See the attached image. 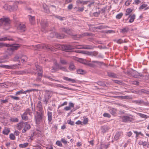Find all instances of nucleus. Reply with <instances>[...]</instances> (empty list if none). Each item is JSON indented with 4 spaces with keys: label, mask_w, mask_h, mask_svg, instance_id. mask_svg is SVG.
<instances>
[{
    "label": "nucleus",
    "mask_w": 149,
    "mask_h": 149,
    "mask_svg": "<svg viewBox=\"0 0 149 149\" xmlns=\"http://www.w3.org/2000/svg\"><path fill=\"white\" fill-rule=\"evenodd\" d=\"M81 53L87 54L88 55L93 56H97L98 54V52L96 51H94L93 52H89L85 51H82L80 52Z\"/></svg>",
    "instance_id": "9b49d317"
},
{
    "label": "nucleus",
    "mask_w": 149,
    "mask_h": 149,
    "mask_svg": "<svg viewBox=\"0 0 149 149\" xmlns=\"http://www.w3.org/2000/svg\"><path fill=\"white\" fill-rule=\"evenodd\" d=\"M41 25L42 27L41 31L43 32L46 27L47 26V23L45 20H41Z\"/></svg>",
    "instance_id": "2eb2a0df"
},
{
    "label": "nucleus",
    "mask_w": 149,
    "mask_h": 149,
    "mask_svg": "<svg viewBox=\"0 0 149 149\" xmlns=\"http://www.w3.org/2000/svg\"><path fill=\"white\" fill-rule=\"evenodd\" d=\"M69 69L70 70H74L75 69V66L72 63H70Z\"/></svg>",
    "instance_id": "f704fd0d"
},
{
    "label": "nucleus",
    "mask_w": 149,
    "mask_h": 149,
    "mask_svg": "<svg viewBox=\"0 0 149 149\" xmlns=\"http://www.w3.org/2000/svg\"><path fill=\"white\" fill-rule=\"evenodd\" d=\"M24 129L22 130V133H25L27 130L29 129L30 128V125L27 122H24Z\"/></svg>",
    "instance_id": "dca6fc26"
},
{
    "label": "nucleus",
    "mask_w": 149,
    "mask_h": 149,
    "mask_svg": "<svg viewBox=\"0 0 149 149\" xmlns=\"http://www.w3.org/2000/svg\"><path fill=\"white\" fill-rule=\"evenodd\" d=\"M52 93L51 91L48 90L45 91L43 101L45 102L46 104H47L49 98L52 96Z\"/></svg>",
    "instance_id": "0eeeda50"
},
{
    "label": "nucleus",
    "mask_w": 149,
    "mask_h": 149,
    "mask_svg": "<svg viewBox=\"0 0 149 149\" xmlns=\"http://www.w3.org/2000/svg\"><path fill=\"white\" fill-rule=\"evenodd\" d=\"M44 116V112L36 111L34 115V118L36 123L39 124L42 122V119Z\"/></svg>",
    "instance_id": "7ed1b4c3"
},
{
    "label": "nucleus",
    "mask_w": 149,
    "mask_h": 149,
    "mask_svg": "<svg viewBox=\"0 0 149 149\" xmlns=\"http://www.w3.org/2000/svg\"><path fill=\"white\" fill-rule=\"evenodd\" d=\"M129 30V28L128 27L124 28L120 30V32L123 33H127Z\"/></svg>",
    "instance_id": "393cba45"
},
{
    "label": "nucleus",
    "mask_w": 149,
    "mask_h": 149,
    "mask_svg": "<svg viewBox=\"0 0 149 149\" xmlns=\"http://www.w3.org/2000/svg\"><path fill=\"white\" fill-rule=\"evenodd\" d=\"M113 81H114L115 83L118 84H122V82L121 81L116 80H113Z\"/></svg>",
    "instance_id": "6e6d98bb"
},
{
    "label": "nucleus",
    "mask_w": 149,
    "mask_h": 149,
    "mask_svg": "<svg viewBox=\"0 0 149 149\" xmlns=\"http://www.w3.org/2000/svg\"><path fill=\"white\" fill-rule=\"evenodd\" d=\"M122 98L123 99H131V96H122Z\"/></svg>",
    "instance_id": "13d9d810"
},
{
    "label": "nucleus",
    "mask_w": 149,
    "mask_h": 149,
    "mask_svg": "<svg viewBox=\"0 0 149 149\" xmlns=\"http://www.w3.org/2000/svg\"><path fill=\"white\" fill-rule=\"evenodd\" d=\"M54 66L52 67L51 70V71L52 72H54L57 70L58 69L59 67V64L56 62L54 63Z\"/></svg>",
    "instance_id": "4468645a"
},
{
    "label": "nucleus",
    "mask_w": 149,
    "mask_h": 149,
    "mask_svg": "<svg viewBox=\"0 0 149 149\" xmlns=\"http://www.w3.org/2000/svg\"><path fill=\"white\" fill-rule=\"evenodd\" d=\"M29 144L28 143H24L23 144H21L19 145L20 147L22 148H25Z\"/></svg>",
    "instance_id": "09e8293b"
},
{
    "label": "nucleus",
    "mask_w": 149,
    "mask_h": 149,
    "mask_svg": "<svg viewBox=\"0 0 149 149\" xmlns=\"http://www.w3.org/2000/svg\"><path fill=\"white\" fill-rule=\"evenodd\" d=\"M61 29V31L64 32L69 35L72 34L71 30L68 28H62Z\"/></svg>",
    "instance_id": "aec40b11"
},
{
    "label": "nucleus",
    "mask_w": 149,
    "mask_h": 149,
    "mask_svg": "<svg viewBox=\"0 0 149 149\" xmlns=\"http://www.w3.org/2000/svg\"><path fill=\"white\" fill-rule=\"evenodd\" d=\"M107 26H105L103 25H101L97 27V28L100 29H103L104 28L107 27Z\"/></svg>",
    "instance_id": "052dcab7"
},
{
    "label": "nucleus",
    "mask_w": 149,
    "mask_h": 149,
    "mask_svg": "<svg viewBox=\"0 0 149 149\" xmlns=\"http://www.w3.org/2000/svg\"><path fill=\"white\" fill-rule=\"evenodd\" d=\"M36 46L37 48L39 49H42L45 47L46 49H48L50 51H54V49L53 48L54 47H52V46L51 47L50 45L47 44H40L36 45Z\"/></svg>",
    "instance_id": "423d86ee"
},
{
    "label": "nucleus",
    "mask_w": 149,
    "mask_h": 149,
    "mask_svg": "<svg viewBox=\"0 0 149 149\" xmlns=\"http://www.w3.org/2000/svg\"><path fill=\"white\" fill-rule=\"evenodd\" d=\"M56 144L58 146H62V144L61 141L58 140L56 142Z\"/></svg>",
    "instance_id": "e2e57ef3"
},
{
    "label": "nucleus",
    "mask_w": 149,
    "mask_h": 149,
    "mask_svg": "<svg viewBox=\"0 0 149 149\" xmlns=\"http://www.w3.org/2000/svg\"><path fill=\"white\" fill-rule=\"evenodd\" d=\"M63 79L66 81H70L72 83H75L76 82V81L74 79H71L67 77H64L63 78Z\"/></svg>",
    "instance_id": "c85d7f7f"
},
{
    "label": "nucleus",
    "mask_w": 149,
    "mask_h": 149,
    "mask_svg": "<svg viewBox=\"0 0 149 149\" xmlns=\"http://www.w3.org/2000/svg\"><path fill=\"white\" fill-rule=\"evenodd\" d=\"M130 18L129 20V22L130 23L132 22H134V20L135 18V15L134 14H133L132 16H130Z\"/></svg>",
    "instance_id": "c9c22d12"
},
{
    "label": "nucleus",
    "mask_w": 149,
    "mask_h": 149,
    "mask_svg": "<svg viewBox=\"0 0 149 149\" xmlns=\"http://www.w3.org/2000/svg\"><path fill=\"white\" fill-rule=\"evenodd\" d=\"M11 21L9 17H3L0 19V26H4V29L7 30L10 28Z\"/></svg>",
    "instance_id": "f257e3e1"
},
{
    "label": "nucleus",
    "mask_w": 149,
    "mask_h": 149,
    "mask_svg": "<svg viewBox=\"0 0 149 149\" xmlns=\"http://www.w3.org/2000/svg\"><path fill=\"white\" fill-rule=\"evenodd\" d=\"M24 123L23 122L19 123L17 124V128L19 130H21L23 128H24Z\"/></svg>",
    "instance_id": "c756f323"
},
{
    "label": "nucleus",
    "mask_w": 149,
    "mask_h": 149,
    "mask_svg": "<svg viewBox=\"0 0 149 149\" xmlns=\"http://www.w3.org/2000/svg\"><path fill=\"white\" fill-rule=\"evenodd\" d=\"M100 11H98L97 12H95L93 13V15L95 17H97L100 15Z\"/></svg>",
    "instance_id": "4d7b16f0"
},
{
    "label": "nucleus",
    "mask_w": 149,
    "mask_h": 149,
    "mask_svg": "<svg viewBox=\"0 0 149 149\" xmlns=\"http://www.w3.org/2000/svg\"><path fill=\"white\" fill-rule=\"evenodd\" d=\"M10 132V129L7 127H5L3 131V133L5 135H8Z\"/></svg>",
    "instance_id": "2f4dec72"
},
{
    "label": "nucleus",
    "mask_w": 149,
    "mask_h": 149,
    "mask_svg": "<svg viewBox=\"0 0 149 149\" xmlns=\"http://www.w3.org/2000/svg\"><path fill=\"white\" fill-rule=\"evenodd\" d=\"M77 72L78 74H82L84 73V71L81 69H79L77 70Z\"/></svg>",
    "instance_id": "de8ad7c7"
},
{
    "label": "nucleus",
    "mask_w": 149,
    "mask_h": 149,
    "mask_svg": "<svg viewBox=\"0 0 149 149\" xmlns=\"http://www.w3.org/2000/svg\"><path fill=\"white\" fill-rule=\"evenodd\" d=\"M21 118L23 120L27 121L29 120V117L28 115L24 112L21 115Z\"/></svg>",
    "instance_id": "5701e85b"
},
{
    "label": "nucleus",
    "mask_w": 149,
    "mask_h": 149,
    "mask_svg": "<svg viewBox=\"0 0 149 149\" xmlns=\"http://www.w3.org/2000/svg\"><path fill=\"white\" fill-rule=\"evenodd\" d=\"M6 46L9 47L7 48V52L10 55L13 54V52L19 47V44H15L10 45L9 44H5Z\"/></svg>",
    "instance_id": "f03ea898"
},
{
    "label": "nucleus",
    "mask_w": 149,
    "mask_h": 149,
    "mask_svg": "<svg viewBox=\"0 0 149 149\" xmlns=\"http://www.w3.org/2000/svg\"><path fill=\"white\" fill-rule=\"evenodd\" d=\"M98 63L99 62L97 61H93L91 63H88V65L90 67H94L95 66V64H94V63Z\"/></svg>",
    "instance_id": "473e14b6"
},
{
    "label": "nucleus",
    "mask_w": 149,
    "mask_h": 149,
    "mask_svg": "<svg viewBox=\"0 0 149 149\" xmlns=\"http://www.w3.org/2000/svg\"><path fill=\"white\" fill-rule=\"evenodd\" d=\"M55 17L56 18H57L59 19L60 20H61V21L64 20V19H65V17H62L61 16H57V15L55 16Z\"/></svg>",
    "instance_id": "8fccbe9b"
},
{
    "label": "nucleus",
    "mask_w": 149,
    "mask_h": 149,
    "mask_svg": "<svg viewBox=\"0 0 149 149\" xmlns=\"http://www.w3.org/2000/svg\"><path fill=\"white\" fill-rule=\"evenodd\" d=\"M126 13L125 14V15L127 16L129 15L130 13L132 12V10L130 8H127L126 10Z\"/></svg>",
    "instance_id": "79ce46f5"
},
{
    "label": "nucleus",
    "mask_w": 149,
    "mask_h": 149,
    "mask_svg": "<svg viewBox=\"0 0 149 149\" xmlns=\"http://www.w3.org/2000/svg\"><path fill=\"white\" fill-rule=\"evenodd\" d=\"M107 74L109 77L113 78H117L118 76V75L113 72H108Z\"/></svg>",
    "instance_id": "bb28decb"
},
{
    "label": "nucleus",
    "mask_w": 149,
    "mask_h": 149,
    "mask_svg": "<svg viewBox=\"0 0 149 149\" xmlns=\"http://www.w3.org/2000/svg\"><path fill=\"white\" fill-rule=\"evenodd\" d=\"M123 15V14L122 13L118 14L116 16V18L118 19H120Z\"/></svg>",
    "instance_id": "a18cd8bd"
},
{
    "label": "nucleus",
    "mask_w": 149,
    "mask_h": 149,
    "mask_svg": "<svg viewBox=\"0 0 149 149\" xmlns=\"http://www.w3.org/2000/svg\"><path fill=\"white\" fill-rule=\"evenodd\" d=\"M60 62L61 64L63 65H66L67 63L66 60L63 59H61L60 60Z\"/></svg>",
    "instance_id": "3c124183"
},
{
    "label": "nucleus",
    "mask_w": 149,
    "mask_h": 149,
    "mask_svg": "<svg viewBox=\"0 0 149 149\" xmlns=\"http://www.w3.org/2000/svg\"><path fill=\"white\" fill-rule=\"evenodd\" d=\"M90 2V1H84L83 0H77L76 1V3L77 4H81L84 5L87 4L88 3Z\"/></svg>",
    "instance_id": "6ab92c4d"
},
{
    "label": "nucleus",
    "mask_w": 149,
    "mask_h": 149,
    "mask_svg": "<svg viewBox=\"0 0 149 149\" xmlns=\"http://www.w3.org/2000/svg\"><path fill=\"white\" fill-rule=\"evenodd\" d=\"M52 47L54 48L57 49H61L63 50L67 51V50H71L74 48V47L73 46H71L69 45H56L54 46H52Z\"/></svg>",
    "instance_id": "39448f33"
},
{
    "label": "nucleus",
    "mask_w": 149,
    "mask_h": 149,
    "mask_svg": "<svg viewBox=\"0 0 149 149\" xmlns=\"http://www.w3.org/2000/svg\"><path fill=\"white\" fill-rule=\"evenodd\" d=\"M139 144L140 145H142L143 146H147L148 144V143L146 142L145 141L143 142L142 140H140L139 142Z\"/></svg>",
    "instance_id": "58836bf2"
},
{
    "label": "nucleus",
    "mask_w": 149,
    "mask_h": 149,
    "mask_svg": "<svg viewBox=\"0 0 149 149\" xmlns=\"http://www.w3.org/2000/svg\"><path fill=\"white\" fill-rule=\"evenodd\" d=\"M21 55L19 54L16 55L13 58V61H19V63L20 62L19 59H20Z\"/></svg>",
    "instance_id": "a878e982"
},
{
    "label": "nucleus",
    "mask_w": 149,
    "mask_h": 149,
    "mask_svg": "<svg viewBox=\"0 0 149 149\" xmlns=\"http://www.w3.org/2000/svg\"><path fill=\"white\" fill-rule=\"evenodd\" d=\"M37 107L38 110L39 111V112H44L42 108V103L40 101H39L38 102Z\"/></svg>",
    "instance_id": "a211bd4d"
},
{
    "label": "nucleus",
    "mask_w": 149,
    "mask_h": 149,
    "mask_svg": "<svg viewBox=\"0 0 149 149\" xmlns=\"http://www.w3.org/2000/svg\"><path fill=\"white\" fill-rule=\"evenodd\" d=\"M31 108H28L25 109L24 112L30 116H32L33 112L35 111V109L34 107H33L32 103L31 104Z\"/></svg>",
    "instance_id": "6e6552de"
},
{
    "label": "nucleus",
    "mask_w": 149,
    "mask_h": 149,
    "mask_svg": "<svg viewBox=\"0 0 149 149\" xmlns=\"http://www.w3.org/2000/svg\"><path fill=\"white\" fill-rule=\"evenodd\" d=\"M64 36L63 35H61L60 33H56V38L61 39L64 38Z\"/></svg>",
    "instance_id": "ea45409f"
},
{
    "label": "nucleus",
    "mask_w": 149,
    "mask_h": 149,
    "mask_svg": "<svg viewBox=\"0 0 149 149\" xmlns=\"http://www.w3.org/2000/svg\"><path fill=\"white\" fill-rule=\"evenodd\" d=\"M133 102L136 104H141L143 102V101L141 100H138L133 101Z\"/></svg>",
    "instance_id": "a19ab883"
},
{
    "label": "nucleus",
    "mask_w": 149,
    "mask_h": 149,
    "mask_svg": "<svg viewBox=\"0 0 149 149\" xmlns=\"http://www.w3.org/2000/svg\"><path fill=\"white\" fill-rule=\"evenodd\" d=\"M58 68L59 69L61 70L64 71H67V70L65 67H60L59 66Z\"/></svg>",
    "instance_id": "864d4df0"
},
{
    "label": "nucleus",
    "mask_w": 149,
    "mask_h": 149,
    "mask_svg": "<svg viewBox=\"0 0 149 149\" xmlns=\"http://www.w3.org/2000/svg\"><path fill=\"white\" fill-rule=\"evenodd\" d=\"M7 40H14L13 38L9 36H8L7 37L0 38V40L1 41H5Z\"/></svg>",
    "instance_id": "b1692460"
},
{
    "label": "nucleus",
    "mask_w": 149,
    "mask_h": 149,
    "mask_svg": "<svg viewBox=\"0 0 149 149\" xmlns=\"http://www.w3.org/2000/svg\"><path fill=\"white\" fill-rule=\"evenodd\" d=\"M8 57L7 55H5L0 57V64L7 62L8 61Z\"/></svg>",
    "instance_id": "f3484780"
},
{
    "label": "nucleus",
    "mask_w": 149,
    "mask_h": 149,
    "mask_svg": "<svg viewBox=\"0 0 149 149\" xmlns=\"http://www.w3.org/2000/svg\"><path fill=\"white\" fill-rule=\"evenodd\" d=\"M120 134L119 133H117L115 136V140H118L119 139V137L120 136Z\"/></svg>",
    "instance_id": "5fc2aeb1"
},
{
    "label": "nucleus",
    "mask_w": 149,
    "mask_h": 149,
    "mask_svg": "<svg viewBox=\"0 0 149 149\" xmlns=\"http://www.w3.org/2000/svg\"><path fill=\"white\" fill-rule=\"evenodd\" d=\"M84 6L81 8L79 7L77 11L79 12H82L84 10Z\"/></svg>",
    "instance_id": "69168bd1"
},
{
    "label": "nucleus",
    "mask_w": 149,
    "mask_h": 149,
    "mask_svg": "<svg viewBox=\"0 0 149 149\" xmlns=\"http://www.w3.org/2000/svg\"><path fill=\"white\" fill-rule=\"evenodd\" d=\"M138 114L142 118H147V116L146 115L140 113H138Z\"/></svg>",
    "instance_id": "c03bdc74"
},
{
    "label": "nucleus",
    "mask_w": 149,
    "mask_h": 149,
    "mask_svg": "<svg viewBox=\"0 0 149 149\" xmlns=\"http://www.w3.org/2000/svg\"><path fill=\"white\" fill-rule=\"evenodd\" d=\"M76 47L78 49H93L94 47L91 45H78Z\"/></svg>",
    "instance_id": "ddd939ff"
},
{
    "label": "nucleus",
    "mask_w": 149,
    "mask_h": 149,
    "mask_svg": "<svg viewBox=\"0 0 149 149\" xmlns=\"http://www.w3.org/2000/svg\"><path fill=\"white\" fill-rule=\"evenodd\" d=\"M121 117L122 122L125 123L131 122L134 120L133 118H132V116L131 115L130 116H123Z\"/></svg>",
    "instance_id": "9d476101"
},
{
    "label": "nucleus",
    "mask_w": 149,
    "mask_h": 149,
    "mask_svg": "<svg viewBox=\"0 0 149 149\" xmlns=\"http://www.w3.org/2000/svg\"><path fill=\"white\" fill-rule=\"evenodd\" d=\"M35 70L36 71L35 72L37 74L38 76L36 79V81L37 82H40L41 81V78L42 76V67L37 65H35Z\"/></svg>",
    "instance_id": "20e7f679"
},
{
    "label": "nucleus",
    "mask_w": 149,
    "mask_h": 149,
    "mask_svg": "<svg viewBox=\"0 0 149 149\" xmlns=\"http://www.w3.org/2000/svg\"><path fill=\"white\" fill-rule=\"evenodd\" d=\"M43 7L44 9V12L47 13L49 12V10L48 7L45 4H43Z\"/></svg>",
    "instance_id": "e433bc0d"
},
{
    "label": "nucleus",
    "mask_w": 149,
    "mask_h": 149,
    "mask_svg": "<svg viewBox=\"0 0 149 149\" xmlns=\"http://www.w3.org/2000/svg\"><path fill=\"white\" fill-rule=\"evenodd\" d=\"M95 3V1H91V2L89 4H88V6L90 7L92 5H94V4Z\"/></svg>",
    "instance_id": "0e129e2a"
},
{
    "label": "nucleus",
    "mask_w": 149,
    "mask_h": 149,
    "mask_svg": "<svg viewBox=\"0 0 149 149\" xmlns=\"http://www.w3.org/2000/svg\"><path fill=\"white\" fill-rule=\"evenodd\" d=\"M19 30L21 32H24L26 30V26L25 24H20L18 28Z\"/></svg>",
    "instance_id": "4be33fe9"
},
{
    "label": "nucleus",
    "mask_w": 149,
    "mask_h": 149,
    "mask_svg": "<svg viewBox=\"0 0 149 149\" xmlns=\"http://www.w3.org/2000/svg\"><path fill=\"white\" fill-rule=\"evenodd\" d=\"M109 112L111 114L114 115L116 113V110L114 108H111Z\"/></svg>",
    "instance_id": "4c0bfd02"
},
{
    "label": "nucleus",
    "mask_w": 149,
    "mask_h": 149,
    "mask_svg": "<svg viewBox=\"0 0 149 149\" xmlns=\"http://www.w3.org/2000/svg\"><path fill=\"white\" fill-rule=\"evenodd\" d=\"M98 84L102 86H105V84L104 82L102 81L99 82Z\"/></svg>",
    "instance_id": "338daca9"
},
{
    "label": "nucleus",
    "mask_w": 149,
    "mask_h": 149,
    "mask_svg": "<svg viewBox=\"0 0 149 149\" xmlns=\"http://www.w3.org/2000/svg\"><path fill=\"white\" fill-rule=\"evenodd\" d=\"M19 65V64L6 65H4L2 64H0V67L8 69H15L19 68L18 66Z\"/></svg>",
    "instance_id": "1a4fd4ad"
},
{
    "label": "nucleus",
    "mask_w": 149,
    "mask_h": 149,
    "mask_svg": "<svg viewBox=\"0 0 149 149\" xmlns=\"http://www.w3.org/2000/svg\"><path fill=\"white\" fill-rule=\"evenodd\" d=\"M10 120L12 122H17L18 121V119L17 118H10Z\"/></svg>",
    "instance_id": "49530a36"
},
{
    "label": "nucleus",
    "mask_w": 149,
    "mask_h": 149,
    "mask_svg": "<svg viewBox=\"0 0 149 149\" xmlns=\"http://www.w3.org/2000/svg\"><path fill=\"white\" fill-rule=\"evenodd\" d=\"M28 58L26 56L21 55L20 59L22 63L26 62Z\"/></svg>",
    "instance_id": "7c9ffc66"
},
{
    "label": "nucleus",
    "mask_w": 149,
    "mask_h": 149,
    "mask_svg": "<svg viewBox=\"0 0 149 149\" xmlns=\"http://www.w3.org/2000/svg\"><path fill=\"white\" fill-rule=\"evenodd\" d=\"M107 7L103 8L101 10V11L102 12V13H104L107 10Z\"/></svg>",
    "instance_id": "774afa93"
},
{
    "label": "nucleus",
    "mask_w": 149,
    "mask_h": 149,
    "mask_svg": "<svg viewBox=\"0 0 149 149\" xmlns=\"http://www.w3.org/2000/svg\"><path fill=\"white\" fill-rule=\"evenodd\" d=\"M147 5L146 4H143L141 5L139 8V9L140 10H142L145 8V10H146L148 9V7L146 8L147 6Z\"/></svg>",
    "instance_id": "72a5a7b5"
},
{
    "label": "nucleus",
    "mask_w": 149,
    "mask_h": 149,
    "mask_svg": "<svg viewBox=\"0 0 149 149\" xmlns=\"http://www.w3.org/2000/svg\"><path fill=\"white\" fill-rule=\"evenodd\" d=\"M103 116L106 117L110 118L111 117V115L110 114L107 113H105L103 114Z\"/></svg>",
    "instance_id": "bf43d9fd"
},
{
    "label": "nucleus",
    "mask_w": 149,
    "mask_h": 149,
    "mask_svg": "<svg viewBox=\"0 0 149 149\" xmlns=\"http://www.w3.org/2000/svg\"><path fill=\"white\" fill-rule=\"evenodd\" d=\"M56 33L54 32L51 31V33L50 34L49 36L50 37L52 38L56 37Z\"/></svg>",
    "instance_id": "37998d69"
},
{
    "label": "nucleus",
    "mask_w": 149,
    "mask_h": 149,
    "mask_svg": "<svg viewBox=\"0 0 149 149\" xmlns=\"http://www.w3.org/2000/svg\"><path fill=\"white\" fill-rule=\"evenodd\" d=\"M29 21L32 24H34L35 23V19L34 16H32L31 15H28Z\"/></svg>",
    "instance_id": "412c9836"
},
{
    "label": "nucleus",
    "mask_w": 149,
    "mask_h": 149,
    "mask_svg": "<svg viewBox=\"0 0 149 149\" xmlns=\"http://www.w3.org/2000/svg\"><path fill=\"white\" fill-rule=\"evenodd\" d=\"M10 138L11 140H14L15 139V135L13 134H11L10 135Z\"/></svg>",
    "instance_id": "680f3d73"
},
{
    "label": "nucleus",
    "mask_w": 149,
    "mask_h": 149,
    "mask_svg": "<svg viewBox=\"0 0 149 149\" xmlns=\"http://www.w3.org/2000/svg\"><path fill=\"white\" fill-rule=\"evenodd\" d=\"M36 91V90L35 89H31L25 91H24L23 90H21L15 93V95H18L22 94H26V93L27 92L30 93V92H31L32 91Z\"/></svg>",
    "instance_id": "f8f14e48"
},
{
    "label": "nucleus",
    "mask_w": 149,
    "mask_h": 149,
    "mask_svg": "<svg viewBox=\"0 0 149 149\" xmlns=\"http://www.w3.org/2000/svg\"><path fill=\"white\" fill-rule=\"evenodd\" d=\"M52 113L49 111L47 112L48 120L49 122H50L52 120Z\"/></svg>",
    "instance_id": "cd10ccee"
},
{
    "label": "nucleus",
    "mask_w": 149,
    "mask_h": 149,
    "mask_svg": "<svg viewBox=\"0 0 149 149\" xmlns=\"http://www.w3.org/2000/svg\"><path fill=\"white\" fill-rule=\"evenodd\" d=\"M10 97L12 99L14 100H19L20 99V98L18 97H16L14 96L13 95H10Z\"/></svg>",
    "instance_id": "603ef678"
}]
</instances>
